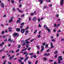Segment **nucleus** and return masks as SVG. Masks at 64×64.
I'll return each instance as SVG.
<instances>
[{"label": "nucleus", "mask_w": 64, "mask_h": 64, "mask_svg": "<svg viewBox=\"0 0 64 64\" xmlns=\"http://www.w3.org/2000/svg\"><path fill=\"white\" fill-rule=\"evenodd\" d=\"M17 10H18V12H20V13H22V12H24V11H21V10H19V9L18 8H17Z\"/></svg>", "instance_id": "7ed1b4c3"}, {"label": "nucleus", "mask_w": 64, "mask_h": 64, "mask_svg": "<svg viewBox=\"0 0 64 64\" xmlns=\"http://www.w3.org/2000/svg\"><path fill=\"white\" fill-rule=\"evenodd\" d=\"M16 30L18 32H20V29L19 28H17L16 29Z\"/></svg>", "instance_id": "9d476101"}, {"label": "nucleus", "mask_w": 64, "mask_h": 64, "mask_svg": "<svg viewBox=\"0 0 64 64\" xmlns=\"http://www.w3.org/2000/svg\"><path fill=\"white\" fill-rule=\"evenodd\" d=\"M0 4L2 7V8H4V4H3V3H2Z\"/></svg>", "instance_id": "9b49d317"}, {"label": "nucleus", "mask_w": 64, "mask_h": 64, "mask_svg": "<svg viewBox=\"0 0 64 64\" xmlns=\"http://www.w3.org/2000/svg\"><path fill=\"white\" fill-rule=\"evenodd\" d=\"M29 57H27L26 58L25 60H24V61L25 62H26V60H27L28 59Z\"/></svg>", "instance_id": "2eb2a0df"}, {"label": "nucleus", "mask_w": 64, "mask_h": 64, "mask_svg": "<svg viewBox=\"0 0 64 64\" xmlns=\"http://www.w3.org/2000/svg\"><path fill=\"white\" fill-rule=\"evenodd\" d=\"M21 47V45H19L18 46V48H20Z\"/></svg>", "instance_id": "2f4dec72"}, {"label": "nucleus", "mask_w": 64, "mask_h": 64, "mask_svg": "<svg viewBox=\"0 0 64 64\" xmlns=\"http://www.w3.org/2000/svg\"><path fill=\"white\" fill-rule=\"evenodd\" d=\"M4 57H5V56H3L2 57V59H4Z\"/></svg>", "instance_id": "5fc2aeb1"}, {"label": "nucleus", "mask_w": 64, "mask_h": 64, "mask_svg": "<svg viewBox=\"0 0 64 64\" xmlns=\"http://www.w3.org/2000/svg\"><path fill=\"white\" fill-rule=\"evenodd\" d=\"M25 29H22L21 30V32L22 33H24L25 32Z\"/></svg>", "instance_id": "39448f33"}, {"label": "nucleus", "mask_w": 64, "mask_h": 64, "mask_svg": "<svg viewBox=\"0 0 64 64\" xmlns=\"http://www.w3.org/2000/svg\"><path fill=\"white\" fill-rule=\"evenodd\" d=\"M45 46H46V48H47V47H48V44H46V45Z\"/></svg>", "instance_id": "ea45409f"}, {"label": "nucleus", "mask_w": 64, "mask_h": 64, "mask_svg": "<svg viewBox=\"0 0 64 64\" xmlns=\"http://www.w3.org/2000/svg\"><path fill=\"white\" fill-rule=\"evenodd\" d=\"M33 57L34 58H36V57H37V56H36V55H34L33 56Z\"/></svg>", "instance_id": "c85d7f7f"}, {"label": "nucleus", "mask_w": 64, "mask_h": 64, "mask_svg": "<svg viewBox=\"0 0 64 64\" xmlns=\"http://www.w3.org/2000/svg\"><path fill=\"white\" fill-rule=\"evenodd\" d=\"M8 41H10V42H13V40H11L10 38H9Z\"/></svg>", "instance_id": "ddd939ff"}, {"label": "nucleus", "mask_w": 64, "mask_h": 64, "mask_svg": "<svg viewBox=\"0 0 64 64\" xmlns=\"http://www.w3.org/2000/svg\"><path fill=\"white\" fill-rule=\"evenodd\" d=\"M12 52V53H14V52H13V51L12 50V51L10 50V51L9 53H10V52Z\"/></svg>", "instance_id": "58836bf2"}, {"label": "nucleus", "mask_w": 64, "mask_h": 64, "mask_svg": "<svg viewBox=\"0 0 64 64\" xmlns=\"http://www.w3.org/2000/svg\"><path fill=\"white\" fill-rule=\"evenodd\" d=\"M5 49V48H4L2 50H0V52H2V51L3 50H4V49Z\"/></svg>", "instance_id": "4be33fe9"}, {"label": "nucleus", "mask_w": 64, "mask_h": 64, "mask_svg": "<svg viewBox=\"0 0 64 64\" xmlns=\"http://www.w3.org/2000/svg\"><path fill=\"white\" fill-rule=\"evenodd\" d=\"M46 2H51V1H50V0H48L46 1Z\"/></svg>", "instance_id": "e433bc0d"}, {"label": "nucleus", "mask_w": 64, "mask_h": 64, "mask_svg": "<svg viewBox=\"0 0 64 64\" xmlns=\"http://www.w3.org/2000/svg\"><path fill=\"white\" fill-rule=\"evenodd\" d=\"M38 63V60H37L36 61V63H35V64H36Z\"/></svg>", "instance_id": "69168bd1"}, {"label": "nucleus", "mask_w": 64, "mask_h": 64, "mask_svg": "<svg viewBox=\"0 0 64 64\" xmlns=\"http://www.w3.org/2000/svg\"><path fill=\"white\" fill-rule=\"evenodd\" d=\"M38 22H40V19L39 18L38 19Z\"/></svg>", "instance_id": "37998d69"}, {"label": "nucleus", "mask_w": 64, "mask_h": 64, "mask_svg": "<svg viewBox=\"0 0 64 64\" xmlns=\"http://www.w3.org/2000/svg\"><path fill=\"white\" fill-rule=\"evenodd\" d=\"M64 0H61V2H60V5L62 6L63 4Z\"/></svg>", "instance_id": "1a4fd4ad"}, {"label": "nucleus", "mask_w": 64, "mask_h": 64, "mask_svg": "<svg viewBox=\"0 0 64 64\" xmlns=\"http://www.w3.org/2000/svg\"><path fill=\"white\" fill-rule=\"evenodd\" d=\"M24 24V23L23 22L21 24V25L23 26Z\"/></svg>", "instance_id": "a18cd8bd"}, {"label": "nucleus", "mask_w": 64, "mask_h": 64, "mask_svg": "<svg viewBox=\"0 0 64 64\" xmlns=\"http://www.w3.org/2000/svg\"><path fill=\"white\" fill-rule=\"evenodd\" d=\"M32 63V62L30 61H28V63L29 64H31Z\"/></svg>", "instance_id": "4c0bfd02"}, {"label": "nucleus", "mask_w": 64, "mask_h": 64, "mask_svg": "<svg viewBox=\"0 0 64 64\" xmlns=\"http://www.w3.org/2000/svg\"><path fill=\"white\" fill-rule=\"evenodd\" d=\"M50 48H54V46H53V43H52V42L50 43Z\"/></svg>", "instance_id": "0eeeda50"}, {"label": "nucleus", "mask_w": 64, "mask_h": 64, "mask_svg": "<svg viewBox=\"0 0 64 64\" xmlns=\"http://www.w3.org/2000/svg\"><path fill=\"white\" fill-rule=\"evenodd\" d=\"M46 29L47 30V31H48V33H49L51 31L50 30V29L49 28H48V27L47 26H46Z\"/></svg>", "instance_id": "20e7f679"}, {"label": "nucleus", "mask_w": 64, "mask_h": 64, "mask_svg": "<svg viewBox=\"0 0 64 64\" xmlns=\"http://www.w3.org/2000/svg\"><path fill=\"white\" fill-rule=\"evenodd\" d=\"M19 34H18V33H16V36L17 37H19Z\"/></svg>", "instance_id": "5701e85b"}, {"label": "nucleus", "mask_w": 64, "mask_h": 64, "mask_svg": "<svg viewBox=\"0 0 64 64\" xmlns=\"http://www.w3.org/2000/svg\"><path fill=\"white\" fill-rule=\"evenodd\" d=\"M4 31H2V34H4Z\"/></svg>", "instance_id": "13d9d810"}, {"label": "nucleus", "mask_w": 64, "mask_h": 64, "mask_svg": "<svg viewBox=\"0 0 64 64\" xmlns=\"http://www.w3.org/2000/svg\"><path fill=\"white\" fill-rule=\"evenodd\" d=\"M20 28L21 29H22L23 28V26H20Z\"/></svg>", "instance_id": "09e8293b"}, {"label": "nucleus", "mask_w": 64, "mask_h": 64, "mask_svg": "<svg viewBox=\"0 0 64 64\" xmlns=\"http://www.w3.org/2000/svg\"><path fill=\"white\" fill-rule=\"evenodd\" d=\"M49 61H50V62H53V60H50Z\"/></svg>", "instance_id": "0e129e2a"}, {"label": "nucleus", "mask_w": 64, "mask_h": 64, "mask_svg": "<svg viewBox=\"0 0 64 64\" xmlns=\"http://www.w3.org/2000/svg\"><path fill=\"white\" fill-rule=\"evenodd\" d=\"M31 15H32V16H33V15H34V14L32 13L31 14Z\"/></svg>", "instance_id": "e2e57ef3"}, {"label": "nucleus", "mask_w": 64, "mask_h": 64, "mask_svg": "<svg viewBox=\"0 0 64 64\" xmlns=\"http://www.w3.org/2000/svg\"><path fill=\"white\" fill-rule=\"evenodd\" d=\"M24 14H23L21 16V17H24Z\"/></svg>", "instance_id": "bf43d9fd"}, {"label": "nucleus", "mask_w": 64, "mask_h": 64, "mask_svg": "<svg viewBox=\"0 0 64 64\" xmlns=\"http://www.w3.org/2000/svg\"><path fill=\"white\" fill-rule=\"evenodd\" d=\"M6 60H4V62L3 63V64H5V63H6Z\"/></svg>", "instance_id": "bb28decb"}, {"label": "nucleus", "mask_w": 64, "mask_h": 64, "mask_svg": "<svg viewBox=\"0 0 64 64\" xmlns=\"http://www.w3.org/2000/svg\"><path fill=\"white\" fill-rule=\"evenodd\" d=\"M19 50H20L19 49L17 50H16V52H19Z\"/></svg>", "instance_id": "864d4df0"}, {"label": "nucleus", "mask_w": 64, "mask_h": 64, "mask_svg": "<svg viewBox=\"0 0 64 64\" xmlns=\"http://www.w3.org/2000/svg\"><path fill=\"white\" fill-rule=\"evenodd\" d=\"M34 39L33 40H30V42H32L34 40Z\"/></svg>", "instance_id": "79ce46f5"}, {"label": "nucleus", "mask_w": 64, "mask_h": 64, "mask_svg": "<svg viewBox=\"0 0 64 64\" xmlns=\"http://www.w3.org/2000/svg\"><path fill=\"white\" fill-rule=\"evenodd\" d=\"M30 55H33V53H31L29 54Z\"/></svg>", "instance_id": "cd10ccee"}, {"label": "nucleus", "mask_w": 64, "mask_h": 64, "mask_svg": "<svg viewBox=\"0 0 64 64\" xmlns=\"http://www.w3.org/2000/svg\"><path fill=\"white\" fill-rule=\"evenodd\" d=\"M2 38H5V36H2Z\"/></svg>", "instance_id": "774afa93"}, {"label": "nucleus", "mask_w": 64, "mask_h": 64, "mask_svg": "<svg viewBox=\"0 0 64 64\" xmlns=\"http://www.w3.org/2000/svg\"><path fill=\"white\" fill-rule=\"evenodd\" d=\"M18 61L20 63H21L22 62V61L20 60H18Z\"/></svg>", "instance_id": "473e14b6"}, {"label": "nucleus", "mask_w": 64, "mask_h": 64, "mask_svg": "<svg viewBox=\"0 0 64 64\" xmlns=\"http://www.w3.org/2000/svg\"><path fill=\"white\" fill-rule=\"evenodd\" d=\"M38 27H41V25L40 24H39L38 25Z\"/></svg>", "instance_id": "052dcab7"}, {"label": "nucleus", "mask_w": 64, "mask_h": 64, "mask_svg": "<svg viewBox=\"0 0 64 64\" xmlns=\"http://www.w3.org/2000/svg\"><path fill=\"white\" fill-rule=\"evenodd\" d=\"M31 17L30 16V18H29V19H28L29 21H30V20H31Z\"/></svg>", "instance_id": "6e6d98bb"}, {"label": "nucleus", "mask_w": 64, "mask_h": 64, "mask_svg": "<svg viewBox=\"0 0 64 64\" xmlns=\"http://www.w3.org/2000/svg\"><path fill=\"white\" fill-rule=\"evenodd\" d=\"M63 60V59L62 58V56H59L58 57V63H59V64H60V63H61V60Z\"/></svg>", "instance_id": "f257e3e1"}, {"label": "nucleus", "mask_w": 64, "mask_h": 64, "mask_svg": "<svg viewBox=\"0 0 64 64\" xmlns=\"http://www.w3.org/2000/svg\"><path fill=\"white\" fill-rule=\"evenodd\" d=\"M32 20H33V21H36V20H37V18H36V17H34V18H33L32 19Z\"/></svg>", "instance_id": "f8f14e48"}, {"label": "nucleus", "mask_w": 64, "mask_h": 64, "mask_svg": "<svg viewBox=\"0 0 64 64\" xmlns=\"http://www.w3.org/2000/svg\"><path fill=\"white\" fill-rule=\"evenodd\" d=\"M44 60H47V58H44L43 59Z\"/></svg>", "instance_id": "c756f323"}, {"label": "nucleus", "mask_w": 64, "mask_h": 64, "mask_svg": "<svg viewBox=\"0 0 64 64\" xmlns=\"http://www.w3.org/2000/svg\"><path fill=\"white\" fill-rule=\"evenodd\" d=\"M29 28V26H28L27 27H26V30H27Z\"/></svg>", "instance_id": "603ef678"}, {"label": "nucleus", "mask_w": 64, "mask_h": 64, "mask_svg": "<svg viewBox=\"0 0 64 64\" xmlns=\"http://www.w3.org/2000/svg\"><path fill=\"white\" fill-rule=\"evenodd\" d=\"M1 26L3 27H4V24H1Z\"/></svg>", "instance_id": "49530a36"}, {"label": "nucleus", "mask_w": 64, "mask_h": 64, "mask_svg": "<svg viewBox=\"0 0 64 64\" xmlns=\"http://www.w3.org/2000/svg\"><path fill=\"white\" fill-rule=\"evenodd\" d=\"M37 32V30H34V34H35V33H36Z\"/></svg>", "instance_id": "aec40b11"}, {"label": "nucleus", "mask_w": 64, "mask_h": 64, "mask_svg": "<svg viewBox=\"0 0 64 64\" xmlns=\"http://www.w3.org/2000/svg\"><path fill=\"white\" fill-rule=\"evenodd\" d=\"M20 60H23V59H24V58H22V57H20Z\"/></svg>", "instance_id": "a878e982"}, {"label": "nucleus", "mask_w": 64, "mask_h": 64, "mask_svg": "<svg viewBox=\"0 0 64 64\" xmlns=\"http://www.w3.org/2000/svg\"><path fill=\"white\" fill-rule=\"evenodd\" d=\"M14 18V17L13 16H12L10 20L8 22L10 23H11L12 21H13V18Z\"/></svg>", "instance_id": "f03ea898"}, {"label": "nucleus", "mask_w": 64, "mask_h": 64, "mask_svg": "<svg viewBox=\"0 0 64 64\" xmlns=\"http://www.w3.org/2000/svg\"><path fill=\"white\" fill-rule=\"evenodd\" d=\"M50 55V53H49L47 54V53L45 54L44 55V56H48V55Z\"/></svg>", "instance_id": "4468645a"}, {"label": "nucleus", "mask_w": 64, "mask_h": 64, "mask_svg": "<svg viewBox=\"0 0 64 64\" xmlns=\"http://www.w3.org/2000/svg\"><path fill=\"white\" fill-rule=\"evenodd\" d=\"M26 32L27 33H29V31H28V30H26Z\"/></svg>", "instance_id": "3c124183"}, {"label": "nucleus", "mask_w": 64, "mask_h": 64, "mask_svg": "<svg viewBox=\"0 0 64 64\" xmlns=\"http://www.w3.org/2000/svg\"><path fill=\"white\" fill-rule=\"evenodd\" d=\"M27 53V52H23V54H26Z\"/></svg>", "instance_id": "a19ab883"}, {"label": "nucleus", "mask_w": 64, "mask_h": 64, "mask_svg": "<svg viewBox=\"0 0 64 64\" xmlns=\"http://www.w3.org/2000/svg\"><path fill=\"white\" fill-rule=\"evenodd\" d=\"M20 20H17L16 23H19V24H20Z\"/></svg>", "instance_id": "412c9836"}, {"label": "nucleus", "mask_w": 64, "mask_h": 64, "mask_svg": "<svg viewBox=\"0 0 64 64\" xmlns=\"http://www.w3.org/2000/svg\"><path fill=\"white\" fill-rule=\"evenodd\" d=\"M40 37H41V35H39V36H38V38H40Z\"/></svg>", "instance_id": "680f3d73"}, {"label": "nucleus", "mask_w": 64, "mask_h": 64, "mask_svg": "<svg viewBox=\"0 0 64 64\" xmlns=\"http://www.w3.org/2000/svg\"><path fill=\"white\" fill-rule=\"evenodd\" d=\"M26 44L25 42H24L23 44H22V46H24Z\"/></svg>", "instance_id": "c9c22d12"}, {"label": "nucleus", "mask_w": 64, "mask_h": 64, "mask_svg": "<svg viewBox=\"0 0 64 64\" xmlns=\"http://www.w3.org/2000/svg\"><path fill=\"white\" fill-rule=\"evenodd\" d=\"M38 2H40V4H42L43 3V1L42 0H38Z\"/></svg>", "instance_id": "423d86ee"}, {"label": "nucleus", "mask_w": 64, "mask_h": 64, "mask_svg": "<svg viewBox=\"0 0 64 64\" xmlns=\"http://www.w3.org/2000/svg\"><path fill=\"white\" fill-rule=\"evenodd\" d=\"M56 25H57V24H54V27H55L56 26Z\"/></svg>", "instance_id": "c03bdc74"}, {"label": "nucleus", "mask_w": 64, "mask_h": 64, "mask_svg": "<svg viewBox=\"0 0 64 64\" xmlns=\"http://www.w3.org/2000/svg\"><path fill=\"white\" fill-rule=\"evenodd\" d=\"M36 47L37 49H40V46H36Z\"/></svg>", "instance_id": "6ab92c4d"}, {"label": "nucleus", "mask_w": 64, "mask_h": 64, "mask_svg": "<svg viewBox=\"0 0 64 64\" xmlns=\"http://www.w3.org/2000/svg\"><path fill=\"white\" fill-rule=\"evenodd\" d=\"M26 44H29V43H30V42L28 41H26Z\"/></svg>", "instance_id": "72a5a7b5"}, {"label": "nucleus", "mask_w": 64, "mask_h": 64, "mask_svg": "<svg viewBox=\"0 0 64 64\" xmlns=\"http://www.w3.org/2000/svg\"><path fill=\"white\" fill-rule=\"evenodd\" d=\"M42 47V49L40 51V52H41L43 50H44V46H41Z\"/></svg>", "instance_id": "6e6552de"}, {"label": "nucleus", "mask_w": 64, "mask_h": 64, "mask_svg": "<svg viewBox=\"0 0 64 64\" xmlns=\"http://www.w3.org/2000/svg\"><path fill=\"white\" fill-rule=\"evenodd\" d=\"M53 31L54 32H56V30H55V29H54V30Z\"/></svg>", "instance_id": "338daca9"}, {"label": "nucleus", "mask_w": 64, "mask_h": 64, "mask_svg": "<svg viewBox=\"0 0 64 64\" xmlns=\"http://www.w3.org/2000/svg\"><path fill=\"white\" fill-rule=\"evenodd\" d=\"M42 45L43 46H45L46 45V43L45 42H44L42 43Z\"/></svg>", "instance_id": "393cba45"}, {"label": "nucleus", "mask_w": 64, "mask_h": 64, "mask_svg": "<svg viewBox=\"0 0 64 64\" xmlns=\"http://www.w3.org/2000/svg\"><path fill=\"white\" fill-rule=\"evenodd\" d=\"M22 6V4H21L19 5V7L20 8Z\"/></svg>", "instance_id": "de8ad7c7"}, {"label": "nucleus", "mask_w": 64, "mask_h": 64, "mask_svg": "<svg viewBox=\"0 0 64 64\" xmlns=\"http://www.w3.org/2000/svg\"><path fill=\"white\" fill-rule=\"evenodd\" d=\"M57 53H58V51H56L54 52V54H57Z\"/></svg>", "instance_id": "b1692460"}, {"label": "nucleus", "mask_w": 64, "mask_h": 64, "mask_svg": "<svg viewBox=\"0 0 64 64\" xmlns=\"http://www.w3.org/2000/svg\"><path fill=\"white\" fill-rule=\"evenodd\" d=\"M12 29V28L11 27H10L8 28V29H9V30H10V29Z\"/></svg>", "instance_id": "4d7b16f0"}, {"label": "nucleus", "mask_w": 64, "mask_h": 64, "mask_svg": "<svg viewBox=\"0 0 64 64\" xmlns=\"http://www.w3.org/2000/svg\"><path fill=\"white\" fill-rule=\"evenodd\" d=\"M60 24H59L57 25L56 27H57L58 26H60Z\"/></svg>", "instance_id": "7c9ffc66"}, {"label": "nucleus", "mask_w": 64, "mask_h": 64, "mask_svg": "<svg viewBox=\"0 0 64 64\" xmlns=\"http://www.w3.org/2000/svg\"><path fill=\"white\" fill-rule=\"evenodd\" d=\"M14 56V55H13L12 56V57H10V60H11V59H12L13 58Z\"/></svg>", "instance_id": "dca6fc26"}, {"label": "nucleus", "mask_w": 64, "mask_h": 64, "mask_svg": "<svg viewBox=\"0 0 64 64\" xmlns=\"http://www.w3.org/2000/svg\"><path fill=\"white\" fill-rule=\"evenodd\" d=\"M51 41H52V42H55V39H52L51 40Z\"/></svg>", "instance_id": "f704fd0d"}, {"label": "nucleus", "mask_w": 64, "mask_h": 64, "mask_svg": "<svg viewBox=\"0 0 64 64\" xmlns=\"http://www.w3.org/2000/svg\"><path fill=\"white\" fill-rule=\"evenodd\" d=\"M13 35H14V36H13L14 37H15L16 36V33H14L13 34Z\"/></svg>", "instance_id": "a211bd4d"}, {"label": "nucleus", "mask_w": 64, "mask_h": 64, "mask_svg": "<svg viewBox=\"0 0 64 64\" xmlns=\"http://www.w3.org/2000/svg\"><path fill=\"white\" fill-rule=\"evenodd\" d=\"M11 2L12 4H14V0H11Z\"/></svg>", "instance_id": "f3484780"}, {"label": "nucleus", "mask_w": 64, "mask_h": 64, "mask_svg": "<svg viewBox=\"0 0 64 64\" xmlns=\"http://www.w3.org/2000/svg\"><path fill=\"white\" fill-rule=\"evenodd\" d=\"M31 49V48H29L28 49H27V50H30Z\"/></svg>", "instance_id": "8fccbe9b"}]
</instances>
